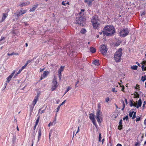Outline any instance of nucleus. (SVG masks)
<instances>
[{
  "label": "nucleus",
  "instance_id": "obj_1",
  "mask_svg": "<svg viewBox=\"0 0 146 146\" xmlns=\"http://www.w3.org/2000/svg\"><path fill=\"white\" fill-rule=\"evenodd\" d=\"M103 35L107 36L111 35L115 33V30L113 26L107 25L104 28Z\"/></svg>",
  "mask_w": 146,
  "mask_h": 146
},
{
  "label": "nucleus",
  "instance_id": "obj_2",
  "mask_svg": "<svg viewBox=\"0 0 146 146\" xmlns=\"http://www.w3.org/2000/svg\"><path fill=\"white\" fill-rule=\"evenodd\" d=\"M83 13L82 12L80 13L76 18V23L77 24L83 26L86 20L85 16L82 15Z\"/></svg>",
  "mask_w": 146,
  "mask_h": 146
},
{
  "label": "nucleus",
  "instance_id": "obj_3",
  "mask_svg": "<svg viewBox=\"0 0 146 146\" xmlns=\"http://www.w3.org/2000/svg\"><path fill=\"white\" fill-rule=\"evenodd\" d=\"M94 29H97L100 24V22L98 16L95 15L93 16L91 20Z\"/></svg>",
  "mask_w": 146,
  "mask_h": 146
},
{
  "label": "nucleus",
  "instance_id": "obj_4",
  "mask_svg": "<svg viewBox=\"0 0 146 146\" xmlns=\"http://www.w3.org/2000/svg\"><path fill=\"white\" fill-rule=\"evenodd\" d=\"M122 49L120 48L115 53L114 56V59L117 62H119L120 61L121 57L122 55Z\"/></svg>",
  "mask_w": 146,
  "mask_h": 146
},
{
  "label": "nucleus",
  "instance_id": "obj_5",
  "mask_svg": "<svg viewBox=\"0 0 146 146\" xmlns=\"http://www.w3.org/2000/svg\"><path fill=\"white\" fill-rule=\"evenodd\" d=\"M102 113L101 111H97L96 113V118L98 123H101L100 120L102 119Z\"/></svg>",
  "mask_w": 146,
  "mask_h": 146
},
{
  "label": "nucleus",
  "instance_id": "obj_6",
  "mask_svg": "<svg viewBox=\"0 0 146 146\" xmlns=\"http://www.w3.org/2000/svg\"><path fill=\"white\" fill-rule=\"evenodd\" d=\"M129 31H130L127 28L124 29L120 31L119 33L120 36L125 37L128 35Z\"/></svg>",
  "mask_w": 146,
  "mask_h": 146
},
{
  "label": "nucleus",
  "instance_id": "obj_7",
  "mask_svg": "<svg viewBox=\"0 0 146 146\" xmlns=\"http://www.w3.org/2000/svg\"><path fill=\"white\" fill-rule=\"evenodd\" d=\"M58 84L57 83L56 80L54 78L52 81L51 88L52 91H53L55 90L58 87Z\"/></svg>",
  "mask_w": 146,
  "mask_h": 146
},
{
  "label": "nucleus",
  "instance_id": "obj_8",
  "mask_svg": "<svg viewBox=\"0 0 146 146\" xmlns=\"http://www.w3.org/2000/svg\"><path fill=\"white\" fill-rule=\"evenodd\" d=\"M108 49L106 48V46L105 45H102L101 46L100 49V50L102 53L103 55L106 54L107 52Z\"/></svg>",
  "mask_w": 146,
  "mask_h": 146
},
{
  "label": "nucleus",
  "instance_id": "obj_9",
  "mask_svg": "<svg viewBox=\"0 0 146 146\" xmlns=\"http://www.w3.org/2000/svg\"><path fill=\"white\" fill-rule=\"evenodd\" d=\"M94 114L91 113L89 115V118L92 121L93 124L96 127L97 124L95 119Z\"/></svg>",
  "mask_w": 146,
  "mask_h": 146
},
{
  "label": "nucleus",
  "instance_id": "obj_10",
  "mask_svg": "<svg viewBox=\"0 0 146 146\" xmlns=\"http://www.w3.org/2000/svg\"><path fill=\"white\" fill-rule=\"evenodd\" d=\"M26 12V10L21 9L20 11H17V14L16 15L17 17H19L21 15H22Z\"/></svg>",
  "mask_w": 146,
  "mask_h": 146
},
{
  "label": "nucleus",
  "instance_id": "obj_11",
  "mask_svg": "<svg viewBox=\"0 0 146 146\" xmlns=\"http://www.w3.org/2000/svg\"><path fill=\"white\" fill-rule=\"evenodd\" d=\"M15 73V70H14L13 72L7 78V82L8 83L10 81L11 78H12L13 76L14 75Z\"/></svg>",
  "mask_w": 146,
  "mask_h": 146
},
{
  "label": "nucleus",
  "instance_id": "obj_12",
  "mask_svg": "<svg viewBox=\"0 0 146 146\" xmlns=\"http://www.w3.org/2000/svg\"><path fill=\"white\" fill-rule=\"evenodd\" d=\"M30 4V2L29 1L27 2H23L22 3H20V4L18 6H19L21 7H23V6H25L26 5H28Z\"/></svg>",
  "mask_w": 146,
  "mask_h": 146
},
{
  "label": "nucleus",
  "instance_id": "obj_13",
  "mask_svg": "<svg viewBox=\"0 0 146 146\" xmlns=\"http://www.w3.org/2000/svg\"><path fill=\"white\" fill-rule=\"evenodd\" d=\"M38 96H36L35 97L34 100L33 102V107H34L35 105L36 104L38 100Z\"/></svg>",
  "mask_w": 146,
  "mask_h": 146
},
{
  "label": "nucleus",
  "instance_id": "obj_14",
  "mask_svg": "<svg viewBox=\"0 0 146 146\" xmlns=\"http://www.w3.org/2000/svg\"><path fill=\"white\" fill-rule=\"evenodd\" d=\"M3 16L1 21V22H3L8 15V14L7 13H3Z\"/></svg>",
  "mask_w": 146,
  "mask_h": 146
},
{
  "label": "nucleus",
  "instance_id": "obj_15",
  "mask_svg": "<svg viewBox=\"0 0 146 146\" xmlns=\"http://www.w3.org/2000/svg\"><path fill=\"white\" fill-rule=\"evenodd\" d=\"M142 104V101L141 100V99H140L138 101L137 104H136V106L135 107H136L137 108H138L139 107H141V106Z\"/></svg>",
  "mask_w": 146,
  "mask_h": 146
},
{
  "label": "nucleus",
  "instance_id": "obj_16",
  "mask_svg": "<svg viewBox=\"0 0 146 146\" xmlns=\"http://www.w3.org/2000/svg\"><path fill=\"white\" fill-rule=\"evenodd\" d=\"M38 4H37L36 5H34V7H33L31 9H30L29 11L30 12H32L34 11L35 9H36V8L38 7Z\"/></svg>",
  "mask_w": 146,
  "mask_h": 146
},
{
  "label": "nucleus",
  "instance_id": "obj_17",
  "mask_svg": "<svg viewBox=\"0 0 146 146\" xmlns=\"http://www.w3.org/2000/svg\"><path fill=\"white\" fill-rule=\"evenodd\" d=\"M41 129L39 128L38 131V141H39L41 137Z\"/></svg>",
  "mask_w": 146,
  "mask_h": 146
},
{
  "label": "nucleus",
  "instance_id": "obj_18",
  "mask_svg": "<svg viewBox=\"0 0 146 146\" xmlns=\"http://www.w3.org/2000/svg\"><path fill=\"white\" fill-rule=\"evenodd\" d=\"M94 0H85V2L87 3L89 6H90L92 5V2Z\"/></svg>",
  "mask_w": 146,
  "mask_h": 146
},
{
  "label": "nucleus",
  "instance_id": "obj_19",
  "mask_svg": "<svg viewBox=\"0 0 146 146\" xmlns=\"http://www.w3.org/2000/svg\"><path fill=\"white\" fill-rule=\"evenodd\" d=\"M93 64L97 66H98L100 65L99 61L98 60H95L93 62Z\"/></svg>",
  "mask_w": 146,
  "mask_h": 146
},
{
  "label": "nucleus",
  "instance_id": "obj_20",
  "mask_svg": "<svg viewBox=\"0 0 146 146\" xmlns=\"http://www.w3.org/2000/svg\"><path fill=\"white\" fill-rule=\"evenodd\" d=\"M56 118L53 121V122H50L48 125V126L50 127L51 126L54 125L56 123Z\"/></svg>",
  "mask_w": 146,
  "mask_h": 146
},
{
  "label": "nucleus",
  "instance_id": "obj_21",
  "mask_svg": "<svg viewBox=\"0 0 146 146\" xmlns=\"http://www.w3.org/2000/svg\"><path fill=\"white\" fill-rule=\"evenodd\" d=\"M48 73L49 72H48L44 71V72L43 74L42 75V76L43 78H45L46 77Z\"/></svg>",
  "mask_w": 146,
  "mask_h": 146
},
{
  "label": "nucleus",
  "instance_id": "obj_22",
  "mask_svg": "<svg viewBox=\"0 0 146 146\" xmlns=\"http://www.w3.org/2000/svg\"><path fill=\"white\" fill-rule=\"evenodd\" d=\"M130 106L131 107H132V106L136 107V103H135L134 104H133V101L130 100Z\"/></svg>",
  "mask_w": 146,
  "mask_h": 146
},
{
  "label": "nucleus",
  "instance_id": "obj_23",
  "mask_svg": "<svg viewBox=\"0 0 146 146\" xmlns=\"http://www.w3.org/2000/svg\"><path fill=\"white\" fill-rule=\"evenodd\" d=\"M90 52H92L93 53L95 52L96 51V49L93 47H91L90 49Z\"/></svg>",
  "mask_w": 146,
  "mask_h": 146
},
{
  "label": "nucleus",
  "instance_id": "obj_24",
  "mask_svg": "<svg viewBox=\"0 0 146 146\" xmlns=\"http://www.w3.org/2000/svg\"><path fill=\"white\" fill-rule=\"evenodd\" d=\"M37 116L38 117H37V119L36 120L35 124L37 125V124L38 123V122H39L40 116V115L38 114L37 115Z\"/></svg>",
  "mask_w": 146,
  "mask_h": 146
},
{
  "label": "nucleus",
  "instance_id": "obj_25",
  "mask_svg": "<svg viewBox=\"0 0 146 146\" xmlns=\"http://www.w3.org/2000/svg\"><path fill=\"white\" fill-rule=\"evenodd\" d=\"M86 32V30L85 29H82L80 31L81 33L84 34H85Z\"/></svg>",
  "mask_w": 146,
  "mask_h": 146
},
{
  "label": "nucleus",
  "instance_id": "obj_26",
  "mask_svg": "<svg viewBox=\"0 0 146 146\" xmlns=\"http://www.w3.org/2000/svg\"><path fill=\"white\" fill-rule=\"evenodd\" d=\"M98 108L97 109V111H101V104L100 103H99L98 104Z\"/></svg>",
  "mask_w": 146,
  "mask_h": 146
},
{
  "label": "nucleus",
  "instance_id": "obj_27",
  "mask_svg": "<svg viewBox=\"0 0 146 146\" xmlns=\"http://www.w3.org/2000/svg\"><path fill=\"white\" fill-rule=\"evenodd\" d=\"M138 66H137L135 65L131 66V68L133 70H137Z\"/></svg>",
  "mask_w": 146,
  "mask_h": 146
},
{
  "label": "nucleus",
  "instance_id": "obj_28",
  "mask_svg": "<svg viewBox=\"0 0 146 146\" xmlns=\"http://www.w3.org/2000/svg\"><path fill=\"white\" fill-rule=\"evenodd\" d=\"M72 89V87H70V86H68L67 89L66 90V92L64 94V95H65L70 90H71Z\"/></svg>",
  "mask_w": 146,
  "mask_h": 146
},
{
  "label": "nucleus",
  "instance_id": "obj_29",
  "mask_svg": "<svg viewBox=\"0 0 146 146\" xmlns=\"http://www.w3.org/2000/svg\"><path fill=\"white\" fill-rule=\"evenodd\" d=\"M146 76H143L142 77L141 80L143 82L146 80Z\"/></svg>",
  "mask_w": 146,
  "mask_h": 146
},
{
  "label": "nucleus",
  "instance_id": "obj_30",
  "mask_svg": "<svg viewBox=\"0 0 146 146\" xmlns=\"http://www.w3.org/2000/svg\"><path fill=\"white\" fill-rule=\"evenodd\" d=\"M5 37H3V36H1V38L0 39V42H1L2 41H4L5 40Z\"/></svg>",
  "mask_w": 146,
  "mask_h": 146
},
{
  "label": "nucleus",
  "instance_id": "obj_31",
  "mask_svg": "<svg viewBox=\"0 0 146 146\" xmlns=\"http://www.w3.org/2000/svg\"><path fill=\"white\" fill-rule=\"evenodd\" d=\"M134 113V111H130L129 113V115L130 117H132V115Z\"/></svg>",
  "mask_w": 146,
  "mask_h": 146
},
{
  "label": "nucleus",
  "instance_id": "obj_32",
  "mask_svg": "<svg viewBox=\"0 0 146 146\" xmlns=\"http://www.w3.org/2000/svg\"><path fill=\"white\" fill-rule=\"evenodd\" d=\"M122 125H119L118 128L119 130H121L122 128Z\"/></svg>",
  "mask_w": 146,
  "mask_h": 146
},
{
  "label": "nucleus",
  "instance_id": "obj_33",
  "mask_svg": "<svg viewBox=\"0 0 146 146\" xmlns=\"http://www.w3.org/2000/svg\"><path fill=\"white\" fill-rule=\"evenodd\" d=\"M101 139H102V137H101V133H100L99 134V141H101Z\"/></svg>",
  "mask_w": 146,
  "mask_h": 146
},
{
  "label": "nucleus",
  "instance_id": "obj_34",
  "mask_svg": "<svg viewBox=\"0 0 146 146\" xmlns=\"http://www.w3.org/2000/svg\"><path fill=\"white\" fill-rule=\"evenodd\" d=\"M133 113H134L132 117V119H134L136 117V112H134Z\"/></svg>",
  "mask_w": 146,
  "mask_h": 146
},
{
  "label": "nucleus",
  "instance_id": "obj_35",
  "mask_svg": "<svg viewBox=\"0 0 146 146\" xmlns=\"http://www.w3.org/2000/svg\"><path fill=\"white\" fill-rule=\"evenodd\" d=\"M22 70H23L21 68L19 70V71L18 72H17V73L15 75V76L17 75L18 74H20Z\"/></svg>",
  "mask_w": 146,
  "mask_h": 146
},
{
  "label": "nucleus",
  "instance_id": "obj_36",
  "mask_svg": "<svg viewBox=\"0 0 146 146\" xmlns=\"http://www.w3.org/2000/svg\"><path fill=\"white\" fill-rule=\"evenodd\" d=\"M84 11L85 10L84 9H82L81 10V11L80 13L82 12L83 13L82 15H83V16H85L84 14Z\"/></svg>",
  "mask_w": 146,
  "mask_h": 146
},
{
  "label": "nucleus",
  "instance_id": "obj_37",
  "mask_svg": "<svg viewBox=\"0 0 146 146\" xmlns=\"http://www.w3.org/2000/svg\"><path fill=\"white\" fill-rule=\"evenodd\" d=\"M27 66V64H26L24 65V66H23L22 68H21V69L23 70V69H25L26 67Z\"/></svg>",
  "mask_w": 146,
  "mask_h": 146
},
{
  "label": "nucleus",
  "instance_id": "obj_38",
  "mask_svg": "<svg viewBox=\"0 0 146 146\" xmlns=\"http://www.w3.org/2000/svg\"><path fill=\"white\" fill-rule=\"evenodd\" d=\"M128 117L127 115L126 116L123 118V120H125L126 119V120H128Z\"/></svg>",
  "mask_w": 146,
  "mask_h": 146
},
{
  "label": "nucleus",
  "instance_id": "obj_39",
  "mask_svg": "<svg viewBox=\"0 0 146 146\" xmlns=\"http://www.w3.org/2000/svg\"><path fill=\"white\" fill-rule=\"evenodd\" d=\"M14 52H13L11 54H9V53H7V55L8 56H12V55H14Z\"/></svg>",
  "mask_w": 146,
  "mask_h": 146
},
{
  "label": "nucleus",
  "instance_id": "obj_40",
  "mask_svg": "<svg viewBox=\"0 0 146 146\" xmlns=\"http://www.w3.org/2000/svg\"><path fill=\"white\" fill-rule=\"evenodd\" d=\"M60 106H60L59 105L58 106V107H57V111H56V112H58L59 111V109H60Z\"/></svg>",
  "mask_w": 146,
  "mask_h": 146
},
{
  "label": "nucleus",
  "instance_id": "obj_41",
  "mask_svg": "<svg viewBox=\"0 0 146 146\" xmlns=\"http://www.w3.org/2000/svg\"><path fill=\"white\" fill-rule=\"evenodd\" d=\"M52 131L51 130H50V132H49V140H50V136H51V134H52Z\"/></svg>",
  "mask_w": 146,
  "mask_h": 146
},
{
  "label": "nucleus",
  "instance_id": "obj_42",
  "mask_svg": "<svg viewBox=\"0 0 146 146\" xmlns=\"http://www.w3.org/2000/svg\"><path fill=\"white\" fill-rule=\"evenodd\" d=\"M110 100V98H109L108 97H107V98H106V102H108L109 101V100Z\"/></svg>",
  "mask_w": 146,
  "mask_h": 146
},
{
  "label": "nucleus",
  "instance_id": "obj_43",
  "mask_svg": "<svg viewBox=\"0 0 146 146\" xmlns=\"http://www.w3.org/2000/svg\"><path fill=\"white\" fill-rule=\"evenodd\" d=\"M112 91L113 92H117V90H115V89L114 88H113L112 89Z\"/></svg>",
  "mask_w": 146,
  "mask_h": 146
},
{
  "label": "nucleus",
  "instance_id": "obj_44",
  "mask_svg": "<svg viewBox=\"0 0 146 146\" xmlns=\"http://www.w3.org/2000/svg\"><path fill=\"white\" fill-rule=\"evenodd\" d=\"M31 62V60H29L27 62H26V64H27V65L29 63H30Z\"/></svg>",
  "mask_w": 146,
  "mask_h": 146
},
{
  "label": "nucleus",
  "instance_id": "obj_45",
  "mask_svg": "<svg viewBox=\"0 0 146 146\" xmlns=\"http://www.w3.org/2000/svg\"><path fill=\"white\" fill-rule=\"evenodd\" d=\"M66 100H64L59 105L61 106L62 105H63V104H64L66 101Z\"/></svg>",
  "mask_w": 146,
  "mask_h": 146
},
{
  "label": "nucleus",
  "instance_id": "obj_46",
  "mask_svg": "<svg viewBox=\"0 0 146 146\" xmlns=\"http://www.w3.org/2000/svg\"><path fill=\"white\" fill-rule=\"evenodd\" d=\"M140 117H139L138 118L137 117L136 119V121H140Z\"/></svg>",
  "mask_w": 146,
  "mask_h": 146
},
{
  "label": "nucleus",
  "instance_id": "obj_47",
  "mask_svg": "<svg viewBox=\"0 0 146 146\" xmlns=\"http://www.w3.org/2000/svg\"><path fill=\"white\" fill-rule=\"evenodd\" d=\"M58 75L59 78V80H60L61 79V74H58Z\"/></svg>",
  "mask_w": 146,
  "mask_h": 146
},
{
  "label": "nucleus",
  "instance_id": "obj_48",
  "mask_svg": "<svg viewBox=\"0 0 146 146\" xmlns=\"http://www.w3.org/2000/svg\"><path fill=\"white\" fill-rule=\"evenodd\" d=\"M78 82H79V81H78L76 83L75 85V88H76L78 87V86H77V84L78 83Z\"/></svg>",
  "mask_w": 146,
  "mask_h": 146
},
{
  "label": "nucleus",
  "instance_id": "obj_49",
  "mask_svg": "<svg viewBox=\"0 0 146 146\" xmlns=\"http://www.w3.org/2000/svg\"><path fill=\"white\" fill-rule=\"evenodd\" d=\"M80 126H78V130H77V131L76 132V134L77 133H78L80 130V129H79V128H80Z\"/></svg>",
  "mask_w": 146,
  "mask_h": 146
},
{
  "label": "nucleus",
  "instance_id": "obj_50",
  "mask_svg": "<svg viewBox=\"0 0 146 146\" xmlns=\"http://www.w3.org/2000/svg\"><path fill=\"white\" fill-rule=\"evenodd\" d=\"M62 72V70H60V69H59L58 72V74H61V72Z\"/></svg>",
  "mask_w": 146,
  "mask_h": 146
},
{
  "label": "nucleus",
  "instance_id": "obj_51",
  "mask_svg": "<svg viewBox=\"0 0 146 146\" xmlns=\"http://www.w3.org/2000/svg\"><path fill=\"white\" fill-rule=\"evenodd\" d=\"M122 119H121L120 120L119 123V125H122Z\"/></svg>",
  "mask_w": 146,
  "mask_h": 146
},
{
  "label": "nucleus",
  "instance_id": "obj_52",
  "mask_svg": "<svg viewBox=\"0 0 146 146\" xmlns=\"http://www.w3.org/2000/svg\"><path fill=\"white\" fill-rule=\"evenodd\" d=\"M64 66H61L60 68V69H59L60 70H62V71H63V69H64Z\"/></svg>",
  "mask_w": 146,
  "mask_h": 146
},
{
  "label": "nucleus",
  "instance_id": "obj_53",
  "mask_svg": "<svg viewBox=\"0 0 146 146\" xmlns=\"http://www.w3.org/2000/svg\"><path fill=\"white\" fill-rule=\"evenodd\" d=\"M37 125L35 124V126H34V128H33V129L34 130V132H35V130L36 129V126H37Z\"/></svg>",
  "mask_w": 146,
  "mask_h": 146
},
{
  "label": "nucleus",
  "instance_id": "obj_54",
  "mask_svg": "<svg viewBox=\"0 0 146 146\" xmlns=\"http://www.w3.org/2000/svg\"><path fill=\"white\" fill-rule=\"evenodd\" d=\"M146 104V102L145 101L143 103V107H145V105Z\"/></svg>",
  "mask_w": 146,
  "mask_h": 146
},
{
  "label": "nucleus",
  "instance_id": "obj_55",
  "mask_svg": "<svg viewBox=\"0 0 146 146\" xmlns=\"http://www.w3.org/2000/svg\"><path fill=\"white\" fill-rule=\"evenodd\" d=\"M145 11H144L141 14V15L142 16L143 15H145Z\"/></svg>",
  "mask_w": 146,
  "mask_h": 146
},
{
  "label": "nucleus",
  "instance_id": "obj_56",
  "mask_svg": "<svg viewBox=\"0 0 146 146\" xmlns=\"http://www.w3.org/2000/svg\"><path fill=\"white\" fill-rule=\"evenodd\" d=\"M125 103L126 104H128L126 98L125 99Z\"/></svg>",
  "mask_w": 146,
  "mask_h": 146
},
{
  "label": "nucleus",
  "instance_id": "obj_57",
  "mask_svg": "<svg viewBox=\"0 0 146 146\" xmlns=\"http://www.w3.org/2000/svg\"><path fill=\"white\" fill-rule=\"evenodd\" d=\"M45 110H43L41 111L40 112V114H42V113H44V112Z\"/></svg>",
  "mask_w": 146,
  "mask_h": 146
},
{
  "label": "nucleus",
  "instance_id": "obj_58",
  "mask_svg": "<svg viewBox=\"0 0 146 146\" xmlns=\"http://www.w3.org/2000/svg\"><path fill=\"white\" fill-rule=\"evenodd\" d=\"M62 4L63 5H64V6H65L66 5V3H65V2L64 1H63L62 2Z\"/></svg>",
  "mask_w": 146,
  "mask_h": 146
},
{
  "label": "nucleus",
  "instance_id": "obj_59",
  "mask_svg": "<svg viewBox=\"0 0 146 146\" xmlns=\"http://www.w3.org/2000/svg\"><path fill=\"white\" fill-rule=\"evenodd\" d=\"M24 23L25 24V26H28L29 25V24L27 23L26 22H25Z\"/></svg>",
  "mask_w": 146,
  "mask_h": 146
},
{
  "label": "nucleus",
  "instance_id": "obj_60",
  "mask_svg": "<svg viewBox=\"0 0 146 146\" xmlns=\"http://www.w3.org/2000/svg\"><path fill=\"white\" fill-rule=\"evenodd\" d=\"M142 63V64H146V61H143Z\"/></svg>",
  "mask_w": 146,
  "mask_h": 146
},
{
  "label": "nucleus",
  "instance_id": "obj_61",
  "mask_svg": "<svg viewBox=\"0 0 146 146\" xmlns=\"http://www.w3.org/2000/svg\"><path fill=\"white\" fill-rule=\"evenodd\" d=\"M141 68H142V70H143H143H145V69L143 70L144 69V65H142V66L141 67Z\"/></svg>",
  "mask_w": 146,
  "mask_h": 146
},
{
  "label": "nucleus",
  "instance_id": "obj_62",
  "mask_svg": "<svg viewBox=\"0 0 146 146\" xmlns=\"http://www.w3.org/2000/svg\"><path fill=\"white\" fill-rule=\"evenodd\" d=\"M139 144L138 142H136L135 144V146H137Z\"/></svg>",
  "mask_w": 146,
  "mask_h": 146
},
{
  "label": "nucleus",
  "instance_id": "obj_63",
  "mask_svg": "<svg viewBox=\"0 0 146 146\" xmlns=\"http://www.w3.org/2000/svg\"><path fill=\"white\" fill-rule=\"evenodd\" d=\"M144 123L145 125H146V118L145 119V120H144Z\"/></svg>",
  "mask_w": 146,
  "mask_h": 146
},
{
  "label": "nucleus",
  "instance_id": "obj_64",
  "mask_svg": "<svg viewBox=\"0 0 146 146\" xmlns=\"http://www.w3.org/2000/svg\"><path fill=\"white\" fill-rule=\"evenodd\" d=\"M116 146H122V145L120 144H118Z\"/></svg>",
  "mask_w": 146,
  "mask_h": 146
}]
</instances>
